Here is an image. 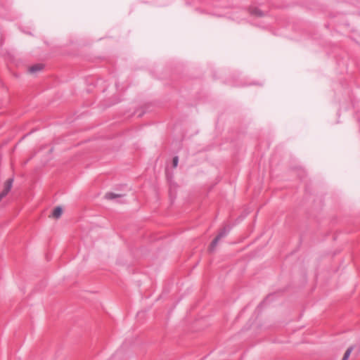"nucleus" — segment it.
Masks as SVG:
<instances>
[{
	"label": "nucleus",
	"instance_id": "obj_1",
	"mask_svg": "<svg viewBox=\"0 0 360 360\" xmlns=\"http://www.w3.org/2000/svg\"><path fill=\"white\" fill-rule=\"evenodd\" d=\"M229 233V230L226 228L223 229L219 234L214 238L210 246V250L214 251L215 247L217 246L218 242L224 237H225Z\"/></svg>",
	"mask_w": 360,
	"mask_h": 360
},
{
	"label": "nucleus",
	"instance_id": "obj_2",
	"mask_svg": "<svg viewBox=\"0 0 360 360\" xmlns=\"http://www.w3.org/2000/svg\"><path fill=\"white\" fill-rule=\"evenodd\" d=\"M13 183V179L10 178L6 180L4 184V188L0 193V201L6 196L8 192L11 191Z\"/></svg>",
	"mask_w": 360,
	"mask_h": 360
},
{
	"label": "nucleus",
	"instance_id": "obj_3",
	"mask_svg": "<svg viewBox=\"0 0 360 360\" xmlns=\"http://www.w3.org/2000/svg\"><path fill=\"white\" fill-rule=\"evenodd\" d=\"M124 197L122 194H116L114 193H107L105 195V198L108 200H116V199H121ZM117 202H122V200H117Z\"/></svg>",
	"mask_w": 360,
	"mask_h": 360
},
{
	"label": "nucleus",
	"instance_id": "obj_4",
	"mask_svg": "<svg viewBox=\"0 0 360 360\" xmlns=\"http://www.w3.org/2000/svg\"><path fill=\"white\" fill-rule=\"evenodd\" d=\"M249 12L250 15L258 17H262L265 15L264 12H262L260 9L256 7L250 8Z\"/></svg>",
	"mask_w": 360,
	"mask_h": 360
},
{
	"label": "nucleus",
	"instance_id": "obj_5",
	"mask_svg": "<svg viewBox=\"0 0 360 360\" xmlns=\"http://www.w3.org/2000/svg\"><path fill=\"white\" fill-rule=\"evenodd\" d=\"M44 68V65L42 64H36L32 66H31L29 68V72L31 73H35L37 72L41 71Z\"/></svg>",
	"mask_w": 360,
	"mask_h": 360
},
{
	"label": "nucleus",
	"instance_id": "obj_6",
	"mask_svg": "<svg viewBox=\"0 0 360 360\" xmlns=\"http://www.w3.org/2000/svg\"><path fill=\"white\" fill-rule=\"evenodd\" d=\"M63 213V210H62V207L58 206V207H56L53 212H52V216L56 219H58L61 214Z\"/></svg>",
	"mask_w": 360,
	"mask_h": 360
},
{
	"label": "nucleus",
	"instance_id": "obj_7",
	"mask_svg": "<svg viewBox=\"0 0 360 360\" xmlns=\"http://www.w3.org/2000/svg\"><path fill=\"white\" fill-rule=\"evenodd\" d=\"M352 350H353V347H349L346 350V352H345V353L342 360H347L349 356H350V354H351Z\"/></svg>",
	"mask_w": 360,
	"mask_h": 360
},
{
	"label": "nucleus",
	"instance_id": "obj_8",
	"mask_svg": "<svg viewBox=\"0 0 360 360\" xmlns=\"http://www.w3.org/2000/svg\"><path fill=\"white\" fill-rule=\"evenodd\" d=\"M178 162H179V158H178V156L174 157L173 158V160H172L173 167H176L177 165H178Z\"/></svg>",
	"mask_w": 360,
	"mask_h": 360
}]
</instances>
